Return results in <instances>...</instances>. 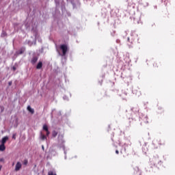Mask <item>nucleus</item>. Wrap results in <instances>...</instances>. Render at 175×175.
<instances>
[{"instance_id":"1","label":"nucleus","mask_w":175,"mask_h":175,"mask_svg":"<svg viewBox=\"0 0 175 175\" xmlns=\"http://www.w3.org/2000/svg\"><path fill=\"white\" fill-rule=\"evenodd\" d=\"M42 129L43 131H45L46 135L41 132L40 135V139L42 140H47V137L50 135V131H49V126H47V124H44Z\"/></svg>"},{"instance_id":"2","label":"nucleus","mask_w":175,"mask_h":175,"mask_svg":"<svg viewBox=\"0 0 175 175\" xmlns=\"http://www.w3.org/2000/svg\"><path fill=\"white\" fill-rule=\"evenodd\" d=\"M60 50L62 51V57H65L66 55V53H68V45L62 44L60 45Z\"/></svg>"},{"instance_id":"3","label":"nucleus","mask_w":175,"mask_h":175,"mask_svg":"<svg viewBox=\"0 0 175 175\" xmlns=\"http://www.w3.org/2000/svg\"><path fill=\"white\" fill-rule=\"evenodd\" d=\"M21 167H23V164L21 163V162L18 161L15 165V172H18L20 171V170L21 169Z\"/></svg>"},{"instance_id":"4","label":"nucleus","mask_w":175,"mask_h":175,"mask_svg":"<svg viewBox=\"0 0 175 175\" xmlns=\"http://www.w3.org/2000/svg\"><path fill=\"white\" fill-rule=\"evenodd\" d=\"M8 140H9V137L5 136V137H3L1 139V144L5 145L6 144V142H8Z\"/></svg>"},{"instance_id":"5","label":"nucleus","mask_w":175,"mask_h":175,"mask_svg":"<svg viewBox=\"0 0 175 175\" xmlns=\"http://www.w3.org/2000/svg\"><path fill=\"white\" fill-rule=\"evenodd\" d=\"M36 62H38V57H33L31 59V63L33 65H35V64H36Z\"/></svg>"},{"instance_id":"6","label":"nucleus","mask_w":175,"mask_h":175,"mask_svg":"<svg viewBox=\"0 0 175 175\" xmlns=\"http://www.w3.org/2000/svg\"><path fill=\"white\" fill-rule=\"evenodd\" d=\"M43 66V63L42 62H39L37 64L36 69H42V67Z\"/></svg>"},{"instance_id":"7","label":"nucleus","mask_w":175,"mask_h":175,"mask_svg":"<svg viewBox=\"0 0 175 175\" xmlns=\"http://www.w3.org/2000/svg\"><path fill=\"white\" fill-rule=\"evenodd\" d=\"M5 150H6V146H5V144H1L0 151H5Z\"/></svg>"},{"instance_id":"8","label":"nucleus","mask_w":175,"mask_h":175,"mask_svg":"<svg viewBox=\"0 0 175 175\" xmlns=\"http://www.w3.org/2000/svg\"><path fill=\"white\" fill-rule=\"evenodd\" d=\"M27 110L28 111H29L31 114H33V113H35V111L31 108V106H28L27 107Z\"/></svg>"},{"instance_id":"9","label":"nucleus","mask_w":175,"mask_h":175,"mask_svg":"<svg viewBox=\"0 0 175 175\" xmlns=\"http://www.w3.org/2000/svg\"><path fill=\"white\" fill-rule=\"evenodd\" d=\"M57 135H58V132L55 131H53L52 132V136L53 137H57Z\"/></svg>"},{"instance_id":"10","label":"nucleus","mask_w":175,"mask_h":175,"mask_svg":"<svg viewBox=\"0 0 175 175\" xmlns=\"http://www.w3.org/2000/svg\"><path fill=\"white\" fill-rule=\"evenodd\" d=\"M159 62H155L154 64H153V66L154 68H158V65H159Z\"/></svg>"},{"instance_id":"11","label":"nucleus","mask_w":175,"mask_h":175,"mask_svg":"<svg viewBox=\"0 0 175 175\" xmlns=\"http://www.w3.org/2000/svg\"><path fill=\"white\" fill-rule=\"evenodd\" d=\"M7 33H6V31H2V33H1V36H2V38H5V36H7Z\"/></svg>"},{"instance_id":"12","label":"nucleus","mask_w":175,"mask_h":175,"mask_svg":"<svg viewBox=\"0 0 175 175\" xmlns=\"http://www.w3.org/2000/svg\"><path fill=\"white\" fill-rule=\"evenodd\" d=\"M48 175H57V174H55V172H54L53 171H49L48 172Z\"/></svg>"},{"instance_id":"13","label":"nucleus","mask_w":175,"mask_h":175,"mask_svg":"<svg viewBox=\"0 0 175 175\" xmlns=\"http://www.w3.org/2000/svg\"><path fill=\"white\" fill-rule=\"evenodd\" d=\"M23 165H25V166H27L28 165V160L27 159H25L23 161Z\"/></svg>"},{"instance_id":"14","label":"nucleus","mask_w":175,"mask_h":175,"mask_svg":"<svg viewBox=\"0 0 175 175\" xmlns=\"http://www.w3.org/2000/svg\"><path fill=\"white\" fill-rule=\"evenodd\" d=\"M24 51H25V49H21L20 51H19V54H23L24 53Z\"/></svg>"},{"instance_id":"15","label":"nucleus","mask_w":175,"mask_h":175,"mask_svg":"<svg viewBox=\"0 0 175 175\" xmlns=\"http://www.w3.org/2000/svg\"><path fill=\"white\" fill-rule=\"evenodd\" d=\"M16 136H17V134L16 133L12 135V139H14V140H16Z\"/></svg>"},{"instance_id":"16","label":"nucleus","mask_w":175,"mask_h":175,"mask_svg":"<svg viewBox=\"0 0 175 175\" xmlns=\"http://www.w3.org/2000/svg\"><path fill=\"white\" fill-rule=\"evenodd\" d=\"M0 162H5V159L3 158L0 159Z\"/></svg>"},{"instance_id":"17","label":"nucleus","mask_w":175,"mask_h":175,"mask_svg":"<svg viewBox=\"0 0 175 175\" xmlns=\"http://www.w3.org/2000/svg\"><path fill=\"white\" fill-rule=\"evenodd\" d=\"M0 107L1 109V113H2L3 111V110H4L3 106H1Z\"/></svg>"},{"instance_id":"18","label":"nucleus","mask_w":175,"mask_h":175,"mask_svg":"<svg viewBox=\"0 0 175 175\" xmlns=\"http://www.w3.org/2000/svg\"><path fill=\"white\" fill-rule=\"evenodd\" d=\"M116 154H120V152L118 151V150H116Z\"/></svg>"},{"instance_id":"19","label":"nucleus","mask_w":175,"mask_h":175,"mask_svg":"<svg viewBox=\"0 0 175 175\" xmlns=\"http://www.w3.org/2000/svg\"><path fill=\"white\" fill-rule=\"evenodd\" d=\"M42 148L43 151H44V146L42 145Z\"/></svg>"},{"instance_id":"20","label":"nucleus","mask_w":175,"mask_h":175,"mask_svg":"<svg viewBox=\"0 0 175 175\" xmlns=\"http://www.w3.org/2000/svg\"><path fill=\"white\" fill-rule=\"evenodd\" d=\"M8 84H9V85H12V81H10V82L8 83Z\"/></svg>"},{"instance_id":"21","label":"nucleus","mask_w":175,"mask_h":175,"mask_svg":"<svg viewBox=\"0 0 175 175\" xmlns=\"http://www.w3.org/2000/svg\"><path fill=\"white\" fill-rule=\"evenodd\" d=\"M2 170V165H0V172Z\"/></svg>"},{"instance_id":"22","label":"nucleus","mask_w":175,"mask_h":175,"mask_svg":"<svg viewBox=\"0 0 175 175\" xmlns=\"http://www.w3.org/2000/svg\"><path fill=\"white\" fill-rule=\"evenodd\" d=\"M13 70H16V67H14V68H13Z\"/></svg>"},{"instance_id":"23","label":"nucleus","mask_w":175,"mask_h":175,"mask_svg":"<svg viewBox=\"0 0 175 175\" xmlns=\"http://www.w3.org/2000/svg\"><path fill=\"white\" fill-rule=\"evenodd\" d=\"M137 170H139V167H137Z\"/></svg>"}]
</instances>
